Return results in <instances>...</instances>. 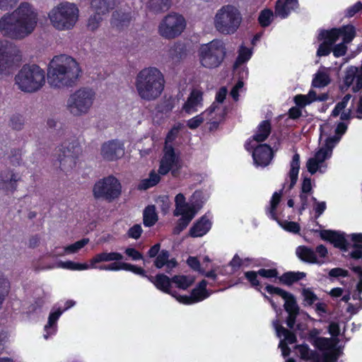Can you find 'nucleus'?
Instances as JSON below:
<instances>
[{
  "label": "nucleus",
  "mask_w": 362,
  "mask_h": 362,
  "mask_svg": "<svg viewBox=\"0 0 362 362\" xmlns=\"http://www.w3.org/2000/svg\"><path fill=\"white\" fill-rule=\"evenodd\" d=\"M38 13L28 2H22L11 13L0 18V31L4 36L21 40L30 35L37 26Z\"/></svg>",
  "instance_id": "f257e3e1"
},
{
  "label": "nucleus",
  "mask_w": 362,
  "mask_h": 362,
  "mask_svg": "<svg viewBox=\"0 0 362 362\" xmlns=\"http://www.w3.org/2000/svg\"><path fill=\"white\" fill-rule=\"evenodd\" d=\"M81 72L77 62L65 54L55 56L47 68V81L51 87L62 88L74 86Z\"/></svg>",
  "instance_id": "f03ea898"
},
{
  "label": "nucleus",
  "mask_w": 362,
  "mask_h": 362,
  "mask_svg": "<svg viewBox=\"0 0 362 362\" xmlns=\"http://www.w3.org/2000/svg\"><path fill=\"white\" fill-rule=\"evenodd\" d=\"M135 86L141 99L147 101L156 100L164 90V76L156 67L144 68L137 74Z\"/></svg>",
  "instance_id": "7ed1b4c3"
},
{
  "label": "nucleus",
  "mask_w": 362,
  "mask_h": 362,
  "mask_svg": "<svg viewBox=\"0 0 362 362\" xmlns=\"http://www.w3.org/2000/svg\"><path fill=\"white\" fill-rule=\"evenodd\" d=\"M18 88L25 93H35L45 83V72L37 64H24L15 76Z\"/></svg>",
  "instance_id": "20e7f679"
},
{
  "label": "nucleus",
  "mask_w": 362,
  "mask_h": 362,
  "mask_svg": "<svg viewBox=\"0 0 362 362\" xmlns=\"http://www.w3.org/2000/svg\"><path fill=\"white\" fill-rule=\"evenodd\" d=\"M78 18V8L76 4L63 2L53 8L49 13L52 25L59 30L71 29Z\"/></svg>",
  "instance_id": "39448f33"
},
{
  "label": "nucleus",
  "mask_w": 362,
  "mask_h": 362,
  "mask_svg": "<svg viewBox=\"0 0 362 362\" xmlns=\"http://www.w3.org/2000/svg\"><path fill=\"white\" fill-rule=\"evenodd\" d=\"M198 56L201 65L206 69H215L223 63L226 48L223 41L214 40L200 46Z\"/></svg>",
  "instance_id": "423d86ee"
},
{
  "label": "nucleus",
  "mask_w": 362,
  "mask_h": 362,
  "mask_svg": "<svg viewBox=\"0 0 362 362\" xmlns=\"http://www.w3.org/2000/svg\"><path fill=\"white\" fill-rule=\"evenodd\" d=\"M242 22L240 11L233 5L223 6L216 13L214 20L216 30L223 35L235 33Z\"/></svg>",
  "instance_id": "0eeeda50"
},
{
  "label": "nucleus",
  "mask_w": 362,
  "mask_h": 362,
  "mask_svg": "<svg viewBox=\"0 0 362 362\" xmlns=\"http://www.w3.org/2000/svg\"><path fill=\"white\" fill-rule=\"evenodd\" d=\"M122 185L114 175H108L98 180L93 187V195L97 200L111 203L122 194Z\"/></svg>",
  "instance_id": "6e6552de"
},
{
  "label": "nucleus",
  "mask_w": 362,
  "mask_h": 362,
  "mask_svg": "<svg viewBox=\"0 0 362 362\" xmlns=\"http://www.w3.org/2000/svg\"><path fill=\"white\" fill-rule=\"evenodd\" d=\"M95 93L86 88H80L71 94L67 101V108L74 116L86 114L92 106Z\"/></svg>",
  "instance_id": "1a4fd4ad"
},
{
  "label": "nucleus",
  "mask_w": 362,
  "mask_h": 362,
  "mask_svg": "<svg viewBox=\"0 0 362 362\" xmlns=\"http://www.w3.org/2000/svg\"><path fill=\"white\" fill-rule=\"evenodd\" d=\"M186 21L182 15L170 13L166 16L158 27L159 34L166 39L179 36L185 30Z\"/></svg>",
  "instance_id": "9d476101"
},
{
  "label": "nucleus",
  "mask_w": 362,
  "mask_h": 362,
  "mask_svg": "<svg viewBox=\"0 0 362 362\" xmlns=\"http://www.w3.org/2000/svg\"><path fill=\"white\" fill-rule=\"evenodd\" d=\"M66 145L67 142L65 141L58 149L59 153L57 155V160L63 171L72 169L76 166L81 153V146L76 141L68 142V146Z\"/></svg>",
  "instance_id": "9b49d317"
},
{
  "label": "nucleus",
  "mask_w": 362,
  "mask_h": 362,
  "mask_svg": "<svg viewBox=\"0 0 362 362\" xmlns=\"http://www.w3.org/2000/svg\"><path fill=\"white\" fill-rule=\"evenodd\" d=\"M264 289L268 293L279 296L285 300L284 307L288 313L299 315L300 308L295 296L292 293L270 284L267 285Z\"/></svg>",
  "instance_id": "f8f14e48"
},
{
  "label": "nucleus",
  "mask_w": 362,
  "mask_h": 362,
  "mask_svg": "<svg viewBox=\"0 0 362 362\" xmlns=\"http://www.w3.org/2000/svg\"><path fill=\"white\" fill-rule=\"evenodd\" d=\"M180 162H181L180 158L176 154L174 147L171 145L165 146L158 172L160 175H165L170 173L173 167L177 166Z\"/></svg>",
  "instance_id": "ddd939ff"
},
{
  "label": "nucleus",
  "mask_w": 362,
  "mask_h": 362,
  "mask_svg": "<svg viewBox=\"0 0 362 362\" xmlns=\"http://www.w3.org/2000/svg\"><path fill=\"white\" fill-rule=\"evenodd\" d=\"M124 154V144L118 140L105 142L101 146V155L108 161H114L122 158Z\"/></svg>",
  "instance_id": "4468645a"
},
{
  "label": "nucleus",
  "mask_w": 362,
  "mask_h": 362,
  "mask_svg": "<svg viewBox=\"0 0 362 362\" xmlns=\"http://www.w3.org/2000/svg\"><path fill=\"white\" fill-rule=\"evenodd\" d=\"M355 80L356 85L352 87V91L357 93L362 90V64L360 67L350 66L346 68L343 78L346 90L351 87Z\"/></svg>",
  "instance_id": "2eb2a0df"
},
{
  "label": "nucleus",
  "mask_w": 362,
  "mask_h": 362,
  "mask_svg": "<svg viewBox=\"0 0 362 362\" xmlns=\"http://www.w3.org/2000/svg\"><path fill=\"white\" fill-rule=\"evenodd\" d=\"M320 238L329 242L336 248L342 252H346L349 247V243L345 237L344 233L339 231L323 230L320 232Z\"/></svg>",
  "instance_id": "dca6fc26"
},
{
  "label": "nucleus",
  "mask_w": 362,
  "mask_h": 362,
  "mask_svg": "<svg viewBox=\"0 0 362 362\" xmlns=\"http://www.w3.org/2000/svg\"><path fill=\"white\" fill-rule=\"evenodd\" d=\"M274 156L272 148L267 144L257 145L252 151V158L255 164L257 166H267L271 163Z\"/></svg>",
  "instance_id": "f3484780"
},
{
  "label": "nucleus",
  "mask_w": 362,
  "mask_h": 362,
  "mask_svg": "<svg viewBox=\"0 0 362 362\" xmlns=\"http://www.w3.org/2000/svg\"><path fill=\"white\" fill-rule=\"evenodd\" d=\"M20 177L11 170H2L0 172V190L6 194H13L17 189L18 182Z\"/></svg>",
  "instance_id": "a211bd4d"
},
{
  "label": "nucleus",
  "mask_w": 362,
  "mask_h": 362,
  "mask_svg": "<svg viewBox=\"0 0 362 362\" xmlns=\"http://www.w3.org/2000/svg\"><path fill=\"white\" fill-rule=\"evenodd\" d=\"M132 19L133 16L132 11H124L122 9H117L113 11L112 14L110 24L112 28L120 31L128 28Z\"/></svg>",
  "instance_id": "6ab92c4d"
},
{
  "label": "nucleus",
  "mask_w": 362,
  "mask_h": 362,
  "mask_svg": "<svg viewBox=\"0 0 362 362\" xmlns=\"http://www.w3.org/2000/svg\"><path fill=\"white\" fill-rule=\"evenodd\" d=\"M212 222L207 214H204L197 219L189 230V235L192 238H200L206 235L211 228Z\"/></svg>",
  "instance_id": "aec40b11"
},
{
  "label": "nucleus",
  "mask_w": 362,
  "mask_h": 362,
  "mask_svg": "<svg viewBox=\"0 0 362 362\" xmlns=\"http://www.w3.org/2000/svg\"><path fill=\"white\" fill-rule=\"evenodd\" d=\"M298 6V0H277L275 5L276 16L286 18Z\"/></svg>",
  "instance_id": "412c9836"
},
{
  "label": "nucleus",
  "mask_w": 362,
  "mask_h": 362,
  "mask_svg": "<svg viewBox=\"0 0 362 362\" xmlns=\"http://www.w3.org/2000/svg\"><path fill=\"white\" fill-rule=\"evenodd\" d=\"M13 65V56L3 42H0V73H9Z\"/></svg>",
  "instance_id": "4be33fe9"
},
{
  "label": "nucleus",
  "mask_w": 362,
  "mask_h": 362,
  "mask_svg": "<svg viewBox=\"0 0 362 362\" xmlns=\"http://www.w3.org/2000/svg\"><path fill=\"white\" fill-rule=\"evenodd\" d=\"M296 255L298 258L303 262L309 264H322V262L318 260L315 251L308 246L300 245L297 247L296 249Z\"/></svg>",
  "instance_id": "5701e85b"
},
{
  "label": "nucleus",
  "mask_w": 362,
  "mask_h": 362,
  "mask_svg": "<svg viewBox=\"0 0 362 362\" xmlns=\"http://www.w3.org/2000/svg\"><path fill=\"white\" fill-rule=\"evenodd\" d=\"M123 255L117 252H103L96 254L90 259V268L98 269L95 264L103 262L120 261L123 259Z\"/></svg>",
  "instance_id": "b1692460"
},
{
  "label": "nucleus",
  "mask_w": 362,
  "mask_h": 362,
  "mask_svg": "<svg viewBox=\"0 0 362 362\" xmlns=\"http://www.w3.org/2000/svg\"><path fill=\"white\" fill-rule=\"evenodd\" d=\"M203 100V93L198 90H193L187 98V101L183 105V110L185 112L190 114L196 111L195 107L202 103Z\"/></svg>",
  "instance_id": "393cba45"
},
{
  "label": "nucleus",
  "mask_w": 362,
  "mask_h": 362,
  "mask_svg": "<svg viewBox=\"0 0 362 362\" xmlns=\"http://www.w3.org/2000/svg\"><path fill=\"white\" fill-rule=\"evenodd\" d=\"M172 278L164 274H158L156 276L155 286L161 291L175 297L176 291L171 290Z\"/></svg>",
  "instance_id": "a878e982"
},
{
  "label": "nucleus",
  "mask_w": 362,
  "mask_h": 362,
  "mask_svg": "<svg viewBox=\"0 0 362 362\" xmlns=\"http://www.w3.org/2000/svg\"><path fill=\"white\" fill-rule=\"evenodd\" d=\"M272 132L271 122L268 119L262 121L257 127V132L252 136V140L257 142L264 141Z\"/></svg>",
  "instance_id": "bb28decb"
},
{
  "label": "nucleus",
  "mask_w": 362,
  "mask_h": 362,
  "mask_svg": "<svg viewBox=\"0 0 362 362\" xmlns=\"http://www.w3.org/2000/svg\"><path fill=\"white\" fill-rule=\"evenodd\" d=\"M330 82L329 74L325 68L322 67L313 75L311 86L313 88H321L328 86Z\"/></svg>",
  "instance_id": "cd10ccee"
},
{
  "label": "nucleus",
  "mask_w": 362,
  "mask_h": 362,
  "mask_svg": "<svg viewBox=\"0 0 362 362\" xmlns=\"http://www.w3.org/2000/svg\"><path fill=\"white\" fill-rule=\"evenodd\" d=\"M207 285V281L203 279L192 290L191 295L194 302H201L210 296L211 293L206 289Z\"/></svg>",
  "instance_id": "c85d7f7f"
},
{
  "label": "nucleus",
  "mask_w": 362,
  "mask_h": 362,
  "mask_svg": "<svg viewBox=\"0 0 362 362\" xmlns=\"http://www.w3.org/2000/svg\"><path fill=\"white\" fill-rule=\"evenodd\" d=\"M118 0H92L90 7L94 12L104 15L113 9Z\"/></svg>",
  "instance_id": "c756f323"
},
{
  "label": "nucleus",
  "mask_w": 362,
  "mask_h": 362,
  "mask_svg": "<svg viewBox=\"0 0 362 362\" xmlns=\"http://www.w3.org/2000/svg\"><path fill=\"white\" fill-rule=\"evenodd\" d=\"M63 313V310L61 308H58L55 311H52L49 313L48 317L47 324L45 326V331L46 334L44 335L45 339L55 333L57 330V322L59 317Z\"/></svg>",
  "instance_id": "7c9ffc66"
},
{
  "label": "nucleus",
  "mask_w": 362,
  "mask_h": 362,
  "mask_svg": "<svg viewBox=\"0 0 362 362\" xmlns=\"http://www.w3.org/2000/svg\"><path fill=\"white\" fill-rule=\"evenodd\" d=\"M290 170L288 173V177L290 178V185L288 187L289 189L293 188L297 182L299 170H300V155L296 153L292 158L290 163Z\"/></svg>",
  "instance_id": "2f4dec72"
},
{
  "label": "nucleus",
  "mask_w": 362,
  "mask_h": 362,
  "mask_svg": "<svg viewBox=\"0 0 362 362\" xmlns=\"http://www.w3.org/2000/svg\"><path fill=\"white\" fill-rule=\"evenodd\" d=\"M306 274L303 272H286L278 276L279 283L286 286H291L294 283L304 279Z\"/></svg>",
  "instance_id": "473e14b6"
},
{
  "label": "nucleus",
  "mask_w": 362,
  "mask_h": 362,
  "mask_svg": "<svg viewBox=\"0 0 362 362\" xmlns=\"http://www.w3.org/2000/svg\"><path fill=\"white\" fill-rule=\"evenodd\" d=\"M282 190L277 192H275L270 200V206L266 209L267 215L272 220L278 221L276 214V209L281 202Z\"/></svg>",
  "instance_id": "72a5a7b5"
},
{
  "label": "nucleus",
  "mask_w": 362,
  "mask_h": 362,
  "mask_svg": "<svg viewBox=\"0 0 362 362\" xmlns=\"http://www.w3.org/2000/svg\"><path fill=\"white\" fill-rule=\"evenodd\" d=\"M160 175L156 173L155 170H151L148 177L143 179L140 181L137 186L139 190H146L151 187L156 186L160 181Z\"/></svg>",
  "instance_id": "f704fd0d"
},
{
  "label": "nucleus",
  "mask_w": 362,
  "mask_h": 362,
  "mask_svg": "<svg viewBox=\"0 0 362 362\" xmlns=\"http://www.w3.org/2000/svg\"><path fill=\"white\" fill-rule=\"evenodd\" d=\"M339 30L337 28H333L329 30H322L319 33L318 40H323L334 46L339 38Z\"/></svg>",
  "instance_id": "c9c22d12"
},
{
  "label": "nucleus",
  "mask_w": 362,
  "mask_h": 362,
  "mask_svg": "<svg viewBox=\"0 0 362 362\" xmlns=\"http://www.w3.org/2000/svg\"><path fill=\"white\" fill-rule=\"evenodd\" d=\"M158 221V214L156 211L154 205L147 206L143 214V223L146 227H151L156 224Z\"/></svg>",
  "instance_id": "e433bc0d"
},
{
  "label": "nucleus",
  "mask_w": 362,
  "mask_h": 362,
  "mask_svg": "<svg viewBox=\"0 0 362 362\" xmlns=\"http://www.w3.org/2000/svg\"><path fill=\"white\" fill-rule=\"evenodd\" d=\"M298 351L302 359L313 362H320V354L316 351L311 350L308 344L299 345Z\"/></svg>",
  "instance_id": "4c0bfd02"
},
{
  "label": "nucleus",
  "mask_w": 362,
  "mask_h": 362,
  "mask_svg": "<svg viewBox=\"0 0 362 362\" xmlns=\"http://www.w3.org/2000/svg\"><path fill=\"white\" fill-rule=\"evenodd\" d=\"M171 6V0H149L148 7L150 11L158 13L168 11Z\"/></svg>",
  "instance_id": "58836bf2"
},
{
  "label": "nucleus",
  "mask_w": 362,
  "mask_h": 362,
  "mask_svg": "<svg viewBox=\"0 0 362 362\" xmlns=\"http://www.w3.org/2000/svg\"><path fill=\"white\" fill-rule=\"evenodd\" d=\"M195 215L194 209H190V214L188 216H182L179 218L176 223V225L173 228V233L174 235H179L182 230H184L189 224L191 221L193 219Z\"/></svg>",
  "instance_id": "ea45409f"
},
{
  "label": "nucleus",
  "mask_w": 362,
  "mask_h": 362,
  "mask_svg": "<svg viewBox=\"0 0 362 362\" xmlns=\"http://www.w3.org/2000/svg\"><path fill=\"white\" fill-rule=\"evenodd\" d=\"M339 33V37H342V40L344 43L351 42L356 37V28L353 25L348 24L337 28Z\"/></svg>",
  "instance_id": "a19ab883"
},
{
  "label": "nucleus",
  "mask_w": 362,
  "mask_h": 362,
  "mask_svg": "<svg viewBox=\"0 0 362 362\" xmlns=\"http://www.w3.org/2000/svg\"><path fill=\"white\" fill-rule=\"evenodd\" d=\"M170 57L176 61L185 58L187 55V48L184 43L176 42L169 51Z\"/></svg>",
  "instance_id": "79ce46f5"
},
{
  "label": "nucleus",
  "mask_w": 362,
  "mask_h": 362,
  "mask_svg": "<svg viewBox=\"0 0 362 362\" xmlns=\"http://www.w3.org/2000/svg\"><path fill=\"white\" fill-rule=\"evenodd\" d=\"M313 345L320 351H325L333 349L335 346L332 339L322 337L316 339L315 341L313 342Z\"/></svg>",
  "instance_id": "37998d69"
},
{
  "label": "nucleus",
  "mask_w": 362,
  "mask_h": 362,
  "mask_svg": "<svg viewBox=\"0 0 362 362\" xmlns=\"http://www.w3.org/2000/svg\"><path fill=\"white\" fill-rule=\"evenodd\" d=\"M172 282L175 283L177 288L186 290L193 284L194 280L185 275H175L172 277Z\"/></svg>",
  "instance_id": "c03bdc74"
},
{
  "label": "nucleus",
  "mask_w": 362,
  "mask_h": 362,
  "mask_svg": "<svg viewBox=\"0 0 362 362\" xmlns=\"http://www.w3.org/2000/svg\"><path fill=\"white\" fill-rule=\"evenodd\" d=\"M274 13L269 8L262 10L258 16V23L263 27H268L272 22Z\"/></svg>",
  "instance_id": "a18cd8bd"
},
{
  "label": "nucleus",
  "mask_w": 362,
  "mask_h": 362,
  "mask_svg": "<svg viewBox=\"0 0 362 362\" xmlns=\"http://www.w3.org/2000/svg\"><path fill=\"white\" fill-rule=\"evenodd\" d=\"M252 54V52L250 49L242 45L238 51L235 64L238 66L247 62L251 58Z\"/></svg>",
  "instance_id": "49530a36"
},
{
  "label": "nucleus",
  "mask_w": 362,
  "mask_h": 362,
  "mask_svg": "<svg viewBox=\"0 0 362 362\" xmlns=\"http://www.w3.org/2000/svg\"><path fill=\"white\" fill-rule=\"evenodd\" d=\"M23 150L22 148H12L8 156L10 163L13 166H20L23 163L22 159Z\"/></svg>",
  "instance_id": "de8ad7c7"
},
{
  "label": "nucleus",
  "mask_w": 362,
  "mask_h": 362,
  "mask_svg": "<svg viewBox=\"0 0 362 362\" xmlns=\"http://www.w3.org/2000/svg\"><path fill=\"white\" fill-rule=\"evenodd\" d=\"M257 271H248L244 273L245 279L249 281L250 286L260 291V281L258 279Z\"/></svg>",
  "instance_id": "09e8293b"
},
{
  "label": "nucleus",
  "mask_w": 362,
  "mask_h": 362,
  "mask_svg": "<svg viewBox=\"0 0 362 362\" xmlns=\"http://www.w3.org/2000/svg\"><path fill=\"white\" fill-rule=\"evenodd\" d=\"M339 356L338 350L334 346L333 349L325 351L322 356L320 354V362H337Z\"/></svg>",
  "instance_id": "8fccbe9b"
},
{
  "label": "nucleus",
  "mask_w": 362,
  "mask_h": 362,
  "mask_svg": "<svg viewBox=\"0 0 362 362\" xmlns=\"http://www.w3.org/2000/svg\"><path fill=\"white\" fill-rule=\"evenodd\" d=\"M88 242H89L88 238H82L81 240H78L76 243L66 246L64 248V251L67 254L76 253L79 250H81L84 246H86L88 243Z\"/></svg>",
  "instance_id": "3c124183"
},
{
  "label": "nucleus",
  "mask_w": 362,
  "mask_h": 362,
  "mask_svg": "<svg viewBox=\"0 0 362 362\" xmlns=\"http://www.w3.org/2000/svg\"><path fill=\"white\" fill-rule=\"evenodd\" d=\"M127 262H122L119 261H115L109 264H103L98 267L100 270L106 271H126Z\"/></svg>",
  "instance_id": "603ef678"
},
{
  "label": "nucleus",
  "mask_w": 362,
  "mask_h": 362,
  "mask_svg": "<svg viewBox=\"0 0 362 362\" xmlns=\"http://www.w3.org/2000/svg\"><path fill=\"white\" fill-rule=\"evenodd\" d=\"M170 257V252L166 250H162L158 255L156 257L154 261V266L157 269H161L168 262V259Z\"/></svg>",
  "instance_id": "864d4df0"
},
{
  "label": "nucleus",
  "mask_w": 362,
  "mask_h": 362,
  "mask_svg": "<svg viewBox=\"0 0 362 362\" xmlns=\"http://www.w3.org/2000/svg\"><path fill=\"white\" fill-rule=\"evenodd\" d=\"M351 98V94L349 93V94L345 95L344 96V98H342V100L340 102H339L338 103H337V105L334 107V109L332 112V115L333 117L338 116L340 114V112L342 110H344V109L346 107Z\"/></svg>",
  "instance_id": "5fc2aeb1"
},
{
  "label": "nucleus",
  "mask_w": 362,
  "mask_h": 362,
  "mask_svg": "<svg viewBox=\"0 0 362 362\" xmlns=\"http://www.w3.org/2000/svg\"><path fill=\"white\" fill-rule=\"evenodd\" d=\"M350 269L357 274L359 280L356 284V289L358 293V298H360V301L362 303V298L361 297V294L362 293V264L360 266H352L350 267Z\"/></svg>",
  "instance_id": "6e6d98bb"
},
{
  "label": "nucleus",
  "mask_w": 362,
  "mask_h": 362,
  "mask_svg": "<svg viewBox=\"0 0 362 362\" xmlns=\"http://www.w3.org/2000/svg\"><path fill=\"white\" fill-rule=\"evenodd\" d=\"M63 267L67 269L73 271H81L90 268V264L88 265L86 263H78L73 261H66L63 263Z\"/></svg>",
  "instance_id": "4d7b16f0"
},
{
  "label": "nucleus",
  "mask_w": 362,
  "mask_h": 362,
  "mask_svg": "<svg viewBox=\"0 0 362 362\" xmlns=\"http://www.w3.org/2000/svg\"><path fill=\"white\" fill-rule=\"evenodd\" d=\"M276 221L288 232L296 234L300 230V225L297 222L284 221L281 223L279 220Z\"/></svg>",
  "instance_id": "13d9d810"
},
{
  "label": "nucleus",
  "mask_w": 362,
  "mask_h": 362,
  "mask_svg": "<svg viewBox=\"0 0 362 362\" xmlns=\"http://www.w3.org/2000/svg\"><path fill=\"white\" fill-rule=\"evenodd\" d=\"M302 296L308 305H312L318 299L317 295L310 288H303Z\"/></svg>",
  "instance_id": "bf43d9fd"
},
{
  "label": "nucleus",
  "mask_w": 362,
  "mask_h": 362,
  "mask_svg": "<svg viewBox=\"0 0 362 362\" xmlns=\"http://www.w3.org/2000/svg\"><path fill=\"white\" fill-rule=\"evenodd\" d=\"M102 19V14L98 12H95V13L91 15L88 18V28L92 31L96 30L99 27Z\"/></svg>",
  "instance_id": "052dcab7"
},
{
  "label": "nucleus",
  "mask_w": 362,
  "mask_h": 362,
  "mask_svg": "<svg viewBox=\"0 0 362 362\" xmlns=\"http://www.w3.org/2000/svg\"><path fill=\"white\" fill-rule=\"evenodd\" d=\"M332 47L333 45L323 41L320 44L316 55L319 57L328 56L332 52Z\"/></svg>",
  "instance_id": "680f3d73"
},
{
  "label": "nucleus",
  "mask_w": 362,
  "mask_h": 362,
  "mask_svg": "<svg viewBox=\"0 0 362 362\" xmlns=\"http://www.w3.org/2000/svg\"><path fill=\"white\" fill-rule=\"evenodd\" d=\"M10 125L13 129L21 130L24 125L23 117L19 114L13 115L10 119Z\"/></svg>",
  "instance_id": "e2e57ef3"
},
{
  "label": "nucleus",
  "mask_w": 362,
  "mask_h": 362,
  "mask_svg": "<svg viewBox=\"0 0 362 362\" xmlns=\"http://www.w3.org/2000/svg\"><path fill=\"white\" fill-rule=\"evenodd\" d=\"M257 273L259 274V276L265 279L278 278L279 276V272L276 268L259 269L257 271Z\"/></svg>",
  "instance_id": "0e129e2a"
},
{
  "label": "nucleus",
  "mask_w": 362,
  "mask_h": 362,
  "mask_svg": "<svg viewBox=\"0 0 362 362\" xmlns=\"http://www.w3.org/2000/svg\"><path fill=\"white\" fill-rule=\"evenodd\" d=\"M362 11V3L361 1H357L354 5L347 8L344 11V16L346 18H351L354 16L356 13Z\"/></svg>",
  "instance_id": "69168bd1"
},
{
  "label": "nucleus",
  "mask_w": 362,
  "mask_h": 362,
  "mask_svg": "<svg viewBox=\"0 0 362 362\" xmlns=\"http://www.w3.org/2000/svg\"><path fill=\"white\" fill-rule=\"evenodd\" d=\"M346 44V43H344V42L337 45L334 44V45L332 47V52L335 57L338 58L346 54L347 52V46Z\"/></svg>",
  "instance_id": "338daca9"
},
{
  "label": "nucleus",
  "mask_w": 362,
  "mask_h": 362,
  "mask_svg": "<svg viewBox=\"0 0 362 362\" xmlns=\"http://www.w3.org/2000/svg\"><path fill=\"white\" fill-rule=\"evenodd\" d=\"M124 253L127 256L131 258L132 260L137 261L144 259V255L139 250L133 247H127L124 250Z\"/></svg>",
  "instance_id": "774afa93"
}]
</instances>
